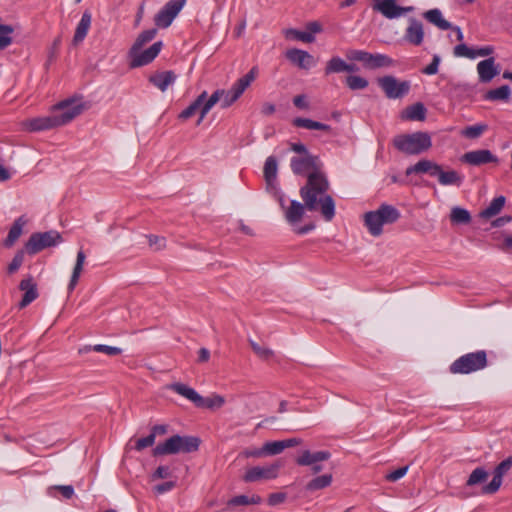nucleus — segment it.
Masks as SVG:
<instances>
[{
  "label": "nucleus",
  "instance_id": "f257e3e1",
  "mask_svg": "<svg viewBox=\"0 0 512 512\" xmlns=\"http://www.w3.org/2000/svg\"><path fill=\"white\" fill-rule=\"evenodd\" d=\"M329 181L321 171L311 172L306 184L300 189V196L306 204L307 210L319 211L326 221L335 216V202L327 193Z\"/></svg>",
  "mask_w": 512,
  "mask_h": 512
},
{
  "label": "nucleus",
  "instance_id": "f03ea898",
  "mask_svg": "<svg viewBox=\"0 0 512 512\" xmlns=\"http://www.w3.org/2000/svg\"><path fill=\"white\" fill-rule=\"evenodd\" d=\"M258 68L252 67L251 70L239 78L229 90L218 89L216 90L210 98L204 103L201 108V116L197 121V125H200L204 120L207 113L212 109V107L220 102L222 108L230 107L234 102H236L244 91L250 86V84L256 79L258 76Z\"/></svg>",
  "mask_w": 512,
  "mask_h": 512
},
{
  "label": "nucleus",
  "instance_id": "7ed1b4c3",
  "mask_svg": "<svg viewBox=\"0 0 512 512\" xmlns=\"http://www.w3.org/2000/svg\"><path fill=\"white\" fill-rule=\"evenodd\" d=\"M399 218V210L388 204H382L378 209L366 212L363 216L368 232L374 237L381 236L384 232L383 227L394 224Z\"/></svg>",
  "mask_w": 512,
  "mask_h": 512
},
{
  "label": "nucleus",
  "instance_id": "20e7f679",
  "mask_svg": "<svg viewBox=\"0 0 512 512\" xmlns=\"http://www.w3.org/2000/svg\"><path fill=\"white\" fill-rule=\"evenodd\" d=\"M167 388L191 401L198 408L217 410L226 403L225 397L220 394L213 393L208 397H202L195 389L180 382L172 383Z\"/></svg>",
  "mask_w": 512,
  "mask_h": 512
},
{
  "label": "nucleus",
  "instance_id": "39448f33",
  "mask_svg": "<svg viewBox=\"0 0 512 512\" xmlns=\"http://www.w3.org/2000/svg\"><path fill=\"white\" fill-rule=\"evenodd\" d=\"M393 145L397 150L408 155H418L432 146L431 137L426 132L400 134L394 137Z\"/></svg>",
  "mask_w": 512,
  "mask_h": 512
},
{
  "label": "nucleus",
  "instance_id": "423d86ee",
  "mask_svg": "<svg viewBox=\"0 0 512 512\" xmlns=\"http://www.w3.org/2000/svg\"><path fill=\"white\" fill-rule=\"evenodd\" d=\"M199 439L192 436L174 435L153 449L154 456L190 453L198 450Z\"/></svg>",
  "mask_w": 512,
  "mask_h": 512
},
{
  "label": "nucleus",
  "instance_id": "0eeeda50",
  "mask_svg": "<svg viewBox=\"0 0 512 512\" xmlns=\"http://www.w3.org/2000/svg\"><path fill=\"white\" fill-rule=\"evenodd\" d=\"M487 365L488 359L486 351L478 350L457 358L449 366V371L451 374H471L483 370Z\"/></svg>",
  "mask_w": 512,
  "mask_h": 512
},
{
  "label": "nucleus",
  "instance_id": "6e6552de",
  "mask_svg": "<svg viewBox=\"0 0 512 512\" xmlns=\"http://www.w3.org/2000/svg\"><path fill=\"white\" fill-rule=\"evenodd\" d=\"M88 108L81 97H72L52 107L58 127L64 126L82 114Z\"/></svg>",
  "mask_w": 512,
  "mask_h": 512
},
{
  "label": "nucleus",
  "instance_id": "1a4fd4ad",
  "mask_svg": "<svg viewBox=\"0 0 512 512\" xmlns=\"http://www.w3.org/2000/svg\"><path fill=\"white\" fill-rule=\"evenodd\" d=\"M347 58L352 61H359L367 69H377L394 65L393 59L384 54H372L363 50H350Z\"/></svg>",
  "mask_w": 512,
  "mask_h": 512
},
{
  "label": "nucleus",
  "instance_id": "9d476101",
  "mask_svg": "<svg viewBox=\"0 0 512 512\" xmlns=\"http://www.w3.org/2000/svg\"><path fill=\"white\" fill-rule=\"evenodd\" d=\"M61 241L62 237L57 231L33 233L29 237L24 248L28 254L34 255L45 248L57 245Z\"/></svg>",
  "mask_w": 512,
  "mask_h": 512
},
{
  "label": "nucleus",
  "instance_id": "9b49d317",
  "mask_svg": "<svg viewBox=\"0 0 512 512\" xmlns=\"http://www.w3.org/2000/svg\"><path fill=\"white\" fill-rule=\"evenodd\" d=\"M377 84L389 99H398L408 94L410 90L409 81H401L392 75H386L377 79Z\"/></svg>",
  "mask_w": 512,
  "mask_h": 512
},
{
  "label": "nucleus",
  "instance_id": "f8f14e48",
  "mask_svg": "<svg viewBox=\"0 0 512 512\" xmlns=\"http://www.w3.org/2000/svg\"><path fill=\"white\" fill-rule=\"evenodd\" d=\"M331 454L328 451H310L308 449L299 452L295 462L299 466H309L314 474L322 471V462L330 459Z\"/></svg>",
  "mask_w": 512,
  "mask_h": 512
},
{
  "label": "nucleus",
  "instance_id": "ddd939ff",
  "mask_svg": "<svg viewBox=\"0 0 512 512\" xmlns=\"http://www.w3.org/2000/svg\"><path fill=\"white\" fill-rule=\"evenodd\" d=\"M282 467V463L280 461H276L267 466H253L246 470L243 481L257 482L262 480H272L276 479L279 475V470Z\"/></svg>",
  "mask_w": 512,
  "mask_h": 512
},
{
  "label": "nucleus",
  "instance_id": "4468645a",
  "mask_svg": "<svg viewBox=\"0 0 512 512\" xmlns=\"http://www.w3.org/2000/svg\"><path fill=\"white\" fill-rule=\"evenodd\" d=\"M185 4V0H170L155 15L154 22L160 28H167L179 14Z\"/></svg>",
  "mask_w": 512,
  "mask_h": 512
},
{
  "label": "nucleus",
  "instance_id": "2eb2a0df",
  "mask_svg": "<svg viewBox=\"0 0 512 512\" xmlns=\"http://www.w3.org/2000/svg\"><path fill=\"white\" fill-rule=\"evenodd\" d=\"M372 7L387 19L398 18L414 11L413 6L401 7L397 5L396 0H374Z\"/></svg>",
  "mask_w": 512,
  "mask_h": 512
},
{
  "label": "nucleus",
  "instance_id": "dca6fc26",
  "mask_svg": "<svg viewBox=\"0 0 512 512\" xmlns=\"http://www.w3.org/2000/svg\"><path fill=\"white\" fill-rule=\"evenodd\" d=\"M425 30L423 23L415 17L407 20V26L404 30L403 41L412 46H421L424 43Z\"/></svg>",
  "mask_w": 512,
  "mask_h": 512
},
{
  "label": "nucleus",
  "instance_id": "f3484780",
  "mask_svg": "<svg viewBox=\"0 0 512 512\" xmlns=\"http://www.w3.org/2000/svg\"><path fill=\"white\" fill-rule=\"evenodd\" d=\"M276 195L279 205L284 211L285 219L290 224H296L300 222L305 214V210L307 209L306 204H302L296 200H292L289 205H286L284 196L280 193Z\"/></svg>",
  "mask_w": 512,
  "mask_h": 512
},
{
  "label": "nucleus",
  "instance_id": "a211bd4d",
  "mask_svg": "<svg viewBox=\"0 0 512 512\" xmlns=\"http://www.w3.org/2000/svg\"><path fill=\"white\" fill-rule=\"evenodd\" d=\"M162 45V42L158 41L146 50H138L135 53H129L131 59L130 66L136 68L149 64L160 53Z\"/></svg>",
  "mask_w": 512,
  "mask_h": 512
},
{
  "label": "nucleus",
  "instance_id": "6ab92c4d",
  "mask_svg": "<svg viewBox=\"0 0 512 512\" xmlns=\"http://www.w3.org/2000/svg\"><path fill=\"white\" fill-rule=\"evenodd\" d=\"M58 127L54 113L50 115L26 119L21 122V128L27 132H38Z\"/></svg>",
  "mask_w": 512,
  "mask_h": 512
},
{
  "label": "nucleus",
  "instance_id": "aec40b11",
  "mask_svg": "<svg viewBox=\"0 0 512 512\" xmlns=\"http://www.w3.org/2000/svg\"><path fill=\"white\" fill-rule=\"evenodd\" d=\"M285 57L299 69L308 70L316 65V60L311 54L297 48L288 49Z\"/></svg>",
  "mask_w": 512,
  "mask_h": 512
},
{
  "label": "nucleus",
  "instance_id": "412c9836",
  "mask_svg": "<svg viewBox=\"0 0 512 512\" xmlns=\"http://www.w3.org/2000/svg\"><path fill=\"white\" fill-rule=\"evenodd\" d=\"M291 168L296 174H304L314 171H320L319 159L315 156L305 155L303 157H296L291 160Z\"/></svg>",
  "mask_w": 512,
  "mask_h": 512
},
{
  "label": "nucleus",
  "instance_id": "4be33fe9",
  "mask_svg": "<svg viewBox=\"0 0 512 512\" xmlns=\"http://www.w3.org/2000/svg\"><path fill=\"white\" fill-rule=\"evenodd\" d=\"M462 161L474 166H479L491 162L497 163L498 159L489 150L481 149L465 153L462 156Z\"/></svg>",
  "mask_w": 512,
  "mask_h": 512
},
{
  "label": "nucleus",
  "instance_id": "5701e85b",
  "mask_svg": "<svg viewBox=\"0 0 512 512\" xmlns=\"http://www.w3.org/2000/svg\"><path fill=\"white\" fill-rule=\"evenodd\" d=\"M19 288L24 292L23 298L19 303L20 308L26 307L38 297L37 284L33 280L32 276L24 278L20 282Z\"/></svg>",
  "mask_w": 512,
  "mask_h": 512
},
{
  "label": "nucleus",
  "instance_id": "b1692460",
  "mask_svg": "<svg viewBox=\"0 0 512 512\" xmlns=\"http://www.w3.org/2000/svg\"><path fill=\"white\" fill-rule=\"evenodd\" d=\"M477 73L480 82H490L499 73V70L495 65V59L493 57H490L488 59L480 61L477 64Z\"/></svg>",
  "mask_w": 512,
  "mask_h": 512
},
{
  "label": "nucleus",
  "instance_id": "393cba45",
  "mask_svg": "<svg viewBox=\"0 0 512 512\" xmlns=\"http://www.w3.org/2000/svg\"><path fill=\"white\" fill-rule=\"evenodd\" d=\"M27 220L24 216L18 217L12 224L7 237L2 241V245L6 248L14 246L16 241L20 238L23 233V228L26 225Z\"/></svg>",
  "mask_w": 512,
  "mask_h": 512
},
{
  "label": "nucleus",
  "instance_id": "a878e982",
  "mask_svg": "<svg viewBox=\"0 0 512 512\" xmlns=\"http://www.w3.org/2000/svg\"><path fill=\"white\" fill-rule=\"evenodd\" d=\"M278 164L277 160L274 156H269L264 164V177L267 183V187L275 190V194H278L276 188V178H277Z\"/></svg>",
  "mask_w": 512,
  "mask_h": 512
},
{
  "label": "nucleus",
  "instance_id": "bb28decb",
  "mask_svg": "<svg viewBox=\"0 0 512 512\" xmlns=\"http://www.w3.org/2000/svg\"><path fill=\"white\" fill-rule=\"evenodd\" d=\"M92 22V16L91 13L88 11H85L76 27L72 43L73 45L77 46L80 43L83 42L85 37L87 36V33L91 27Z\"/></svg>",
  "mask_w": 512,
  "mask_h": 512
},
{
  "label": "nucleus",
  "instance_id": "cd10ccee",
  "mask_svg": "<svg viewBox=\"0 0 512 512\" xmlns=\"http://www.w3.org/2000/svg\"><path fill=\"white\" fill-rule=\"evenodd\" d=\"M435 177L438 178V181L443 186L454 185L460 186L463 181V176L459 174L455 170H443L441 166H439Z\"/></svg>",
  "mask_w": 512,
  "mask_h": 512
},
{
  "label": "nucleus",
  "instance_id": "c85d7f7f",
  "mask_svg": "<svg viewBox=\"0 0 512 512\" xmlns=\"http://www.w3.org/2000/svg\"><path fill=\"white\" fill-rule=\"evenodd\" d=\"M440 165L430 160H420L415 165L410 166L406 170V175L413 173H427L430 176H435Z\"/></svg>",
  "mask_w": 512,
  "mask_h": 512
},
{
  "label": "nucleus",
  "instance_id": "c756f323",
  "mask_svg": "<svg viewBox=\"0 0 512 512\" xmlns=\"http://www.w3.org/2000/svg\"><path fill=\"white\" fill-rule=\"evenodd\" d=\"M292 123L295 127H302L309 130H320L328 134L332 132L331 126L308 118L298 117L295 118Z\"/></svg>",
  "mask_w": 512,
  "mask_h": 512
},
{
  "label": "nucleus",
  "instance_id": "7c9ffc66",
  "mask_svg": "<svg viewBox=\"0 0 512 512\" xmlns=\"http://www.w3.org/2000/svg\"><path fill=\"white\" fill-rule=\"evenodd\" d=\"M85 259H86V256H85L84 251L82 249L79 250L78 253H77L76 263H75L74 268H73L71 279H70V282L68 284V291L69 292H72L74 290V288L76 287V285L78 284V281L80 279L81 273L83 271Z\"/></svg>",
  "mask_w": 512,
  "mask_h": 512
},
{
  "label": "nucleus",
  "instance_id": "2f4dec72",
  "mask_svg": "<svg viewBox=\"0 0 512 512\" xmlns=\"http://www.w3.org/2000/svg\"><path fill=\"white\" fill-rule=\"evenodd\" d=\"M207 100V92L203 91L193 103L179 114L178 118L185 121L195 115L197 111L201 114V108Z\"/></svg>",
  "mask_w": 512,
  "mask_h": 512
},
{
  "label": "nucleus",
  "instance_id": "473e14b6",
  "mask_svg": "<svg viewBox=\"0 0 512 512\" xmlns=\"http://www.w3.org/2000/svg\"><path fill=\"white\" fill-rule=\"evenodd\" d=\"M176 79L171 71L160 72L150 77V82L164 92Z\"/></svg>",
  "mask_w": 512,
  "mask_h": 512
},
{
  "label": "nucleus",
  "instance_id": "72a5a7b5",
  "mask_svg": "<svg viewBox=\"0 0 512 512\" xmlns=\"http://www.w3.org/2000/svg\"><path fill=\"white\" fill-rule=\"evenodd\" d=\"M426 114V109L423 104L416 103L409 107H407L401 114V118L404 120H424Z\"/></svg>",
  "mask_w": 512,
  "mask_h": 512
},
{
  "label": "nucleus",
  "instance_id": "f704fd0d",
  "mask_svg": "<svg viewBox=\"0 0 512 512\" xmlns=\"http://www.w3.org/2000/svg\"><path fill=\"white\" fill-rule=\"evenodd\" d=\"M423 16L430 23L434 24L435 26H437L438 28H440L442 30H447V29L452 28L450 22H448L447 20H445L443 18L442 12L439 9L435 8V9L428 10L423 14Z\"/></svg>",
  "mask_w": 512,
  "mask_h": 512
},
{
  "label": "nucleus",
  "instance_id": "c9c22d12",
  "mask_svg": "<svg viewBox=\"0 0 512 512\" xmlns=\"http://www.w3.org/2000/svg\"><path fill=\"white\" fill-rule=\"evenodd\" d=\"M506 199L504 196H498L492 200L489 206L480 212V217L484 219H490L503 209Z\"/></svg>",
  "mask_w": 512,
  "mask_h": 512
},
{
  "label": "nucleus",
  "instance_id": "e433bc0d",
  "mask_svg": "<svg viewBox=\"0 0 512 512\" xmlns=\"http://www.w3.org/2000/svg\"><path fill=\"white\" fill-rule=\"evenodd\" d=\"M261 501L262 499L258 495H238L227 502V509L234 510V508L237 506L259 504L261 503Z\"/></svg>",
  "mask_w": 512,
  "mask_h": 512
},
{
  "label": "nucleus",
  "instance_id": "4c0bfd02",
  "mask_svg": "<svg viewBox=\"0 0 512 512\" xmlns=\"http://www.w3.org/2000/svg\"><path fill=\"white\" fill-rule=\"evenodd\" d=\"M333 477L331 474H324L313 478L306 484V490L314 492L317 490L324 489L331 485Z\"/></svg>",
  "mask_w": 512,
  "mask_h": 512
},
{
  "label": "nucleus",
  "instance_id": "58836bf2",
  "mask_svg": "<svg viewBox=\"0 0 512 512\" xmlns=\"http://www.w3.org/2000/svg\"><path fill=\"white\" fill-rule=\"evenodd\" d=\"M157 34L156 29H150L141 32L138 37L136 38L134 44L130 48L129 53H135L138 50H141L144 45H146L148 42L154 39V37Z\"/></svg>",
  "mask_w": 512,
  "mask_h": 512
},
{
  "label": "nucleus",
  "instance_id": "ea45409f",
  "mask_svg": "<svg viewBox=\"0 0 512 512\" xmlns=\"http://www.w3.org/2000/svg\"><path fill=\"white\" fill-rule=\"evenodd\" d=\"M283 35L286 39L299 40L305 43H312L315 41V37L311 33L302 32L293 28L283 30Z\"/></svg>",
  "mask_w": 512,
  "mask_h": 512
},
{
  "label": "nucleus",
  "instance_id": "a19ab883",
  "mask_svg": "<svg viewBox=\"0 0 512 512\" xmlns=\"http://www.w3.org/2000/svg\"><path fill=\"white\" fill-rule=\"evenodd\" d=\"M347 69V62L339 56H334L327 61L325 66V74L329 75L332 73L344 72Z\"/></svg>",
  "mask_w": 512,
  "mask_h": 512
},
{
  "label": "nucleus",
  "instance_id": "79ce46f5",
  "mask_svg": "<svg viewBox=\"0 0 512 512\" xmlns=\"http://www.w3.org/2000/svg\"><path fill=\"white\" fill-rule=\"evenodd\" d=\"M450 220L453 224H468L471 216L468 210L461 207H453L450 213Z\"/></svg>",
  "mask_w": 512,
  "mask_h": 512
},
{
  "label": "nucleus",
  "instance_id": "37998d69",
  "mask_svg": "<svg viewBox=\"0 0 512 512\" xmlns=\"http://www.w3.org/2000/svg\"><path fill=\"white\" fill-rule=\"evenodd\" d=\"M510 88L507 85H503L497 89H493L487 92L486 99L488 100H503L507 101L510 98Z\"/></svg>",
  "mask_w": 512,
  "mask_h": 512
},
{
  "label": "nucleus",
  "instance_id": "c03bdc74",
  "mask_svg": "<svg viewBox=\"0 0 512 512\" xmlns=\"http://www.w3.org/2000/svg\"><path fill=\"white\" fill-rule=\"evenodd\" d=\"M14 29L10 25H3L0 23V50L5 49L12 43L11 34Z\"/></svg>",
  "mask_w": 512,
  "mask_h": 512
},
{
  "label": "nucleus",
  "instance_id": "a18cd8bd",
  "mask_svg": "<svg viewBox=\"0 0 512 512\" xmlns=\"http://www.w3.org/2000/svg\"><path fill=\"white\" fill-rule=\"evenodd\" d=\"M346 85L351 90H362L368 86V81L361 76L349 75L346 77Z\"/></svg>",
  "mask_w": 512,
  "mask_h": 512
},
{
  "label": "nucleus",
  "instance_id": "49530a36",
  "mask_svg": "<svg viewBox=\"0 0 512 512\" xmlns=\"http://www.w3.org/2000/svg\"><path fill=\"white\" fill-rule=\"evenodd\" d=\"M250 345L254 353L262 360H269L274 356L273 350L266 346H262L254 341H250Z\"/></svg>",
  "mask_w": 512,
  "mask_h": 512
},
{
  "label": "nucleus",
  "instance_id": "de8ad7c7",
  "mask_svg": "<svg viewBox=\"0 0 512 512\" xmlns=\"http://www.w3.org/2000/svg\"><path fill=\"white\" fill-rule=\"evenodd\" d=\"M488 477V473L483 468H476L472 471L470 474L467 485L468 486H474L476 484H479L483 481H485Z\"/></svg>",
  "mask_w": 512,
  "mask_h": 512
},
{
  "label": "nucleus",
  "instance_id": "09e8293b",
  "mask_svg": "<svg viewBox=\"0 0 512 512\" xmlns=\"http://www.w3.org/2000/svg\"><path fill=\"white\" fill-rule=\"evenodd\" d=\"M487 128L488 127L485 124H477L466 127L464 130H462L461 134L467 138L474 139L479 137L483 132H485Z\"/></svg>",
  "mask_w": 512,
  "mask_h": 512
},
{
  "label": "nucleus",
  "instance_id": "8fccbe9b",
  "mask_svg": "<svg viewBox=\"0 0 512 512\" xmlns=\"http://www.w3.org/2000/svg\"><path fill=\"white\" fill-rule=\"evenodd\" d=\"M264 454L265 455H278L280 454L284 449L283 441H272V442H266L263 445Z\"/></svg>",
  "mask_w": 512,
  "mask_h": 512
},
{
  "label": "nucleus",
  "instance_id": "3c124183",
  "mask_svg": "<svg viewBox=\"0 0 512 512\" xmlns=\"http://www.w3.org/2000/svg\"><path fill=\"white\" fill-rule=\"evenodd\" d=\"M25 252V248L17 251L11 263L8 265V272L10 274L16 272L21 267L24 261Z\"/></svg>",
  "mask_w": 512,
  "mask_h": 512
},
{
  "label": "nucleus",
  "instance_id": "603ef678",
  "mask_svg": "<svg viewBox=\"0 0 512 512\" xmlns=\"http://www.w3.org/2000/svg\"><path fill=\"white\" fill-rule=\"evenodd\" d=\"M93 351L107 354L109 356H116L122 353V349L115 346H109L104 344H97L91 348Z\"/></svg>",
  "mask_w": 512,
  "mask_h": 512
},
{
  "label": "nucleus",
  "instance_id": "864d4df0",
  "mask_svg": "<svg viewBox=\"0 0 512 512\" xmlns=\"http://www.w3.org/2000/svg\"><path fill=\"white\" fill-rule=\"evenodd\" d=\"M149 246L154 248V250L159 251L165 248L166 239L157 235H149L147 236Z\"/></svg>",
  "mask_w": 512,
  "mask_h": 512
},
{
  "label": "nucleus",
  "instance_id": "5fc2aeb1",
  "mask_svg": "<svg viewBox=\"0 0 512 512\" xmlns=\"http://www.w3.org/2000/svg\"><path fill=\"white\" fill-rule=\"evenodd\" d=\"M454 55L456 57H466L469 59H474L473 48H469L465 44H459L454 48Z\"/></svg>",
  "mask_w": 512,
  "mask_h": 512
},
{
  "label": "nucleus",
  "instance_id": "6e6d98bb",
  "mask_svg": "<svg viewBox=\"0 0 512 512\" xmlns=\"http://www.w3.org/2000/svg\"><path fill=\"white\" fill-rule=\"evenodd\" d=\"M501 484L502 478L494 474L491 482L483 487V493L493 494L500 488Z\"/></svg>",
  "mask_w": 512,
  "mask_h": 512
},
{
  "label": "nucleus",
  "instance_id": "4d7b16f0",
  "mask_svg": "<svg viewBox=\"0 0 512 512\" xmlns=\"http://www.w3.org/2000/svg\"><path fill=\"white\" fill-rule=\"evenodd\" d=\"M512 467V458L509 457L506 460L502 461L495 469L494 474L503 478V476L510 470Z\"/></svg>",
  "mask_w": 512,
  "mask_h": 512
},
{
  "label": "nucleus",
  "instance_id": "13d9d810",
  "mask_svg": "<svg viewBox=\"0 0 512 512\" xmlns=\"http://www.w3.org/2000/svg\"><path fill=\"white\" fill-rule=\"evenodd\" d=\"M154 443H155L154 435H152L150 433L147 437L140 438L136 441L135 449L137 451H141L147 447L152 446Z\"/></svg>",
  "mask_w": 512,
  "mask_h": 512
},
{
  "label": "nucleus",
  "instance_id": "bf43d9fd",
  "mask_svg": "<svg viewBox=\"0 0 512 512\" xmlns=\"http://www.w3.org/2000/svg\"><path fill=\"white\" fill-rule=\"evenodd\" d=\"M408 466L398 468L386 475V479L390 482H395L402 478L408 471Z\"/></svg>",
  "mask_w": 512,
  "mask_h": 512
},
{
  "label": "nucleus",
  "instance_id": "052dcab7",
  "mask_svg": "<svg viewBox=\"0 0 512 512\" xmlns=\"http://www.w3.org/2000/svg\"><path fill=\"white\" fill-rule=\"evenodd\" d=\"M240 455L244 458H260L265 456L263 447L260 449H245Z\"/></svg>",
  "mask_w": 512,
  "mask_h": 512
},
{
  "label": "nucleus",
  "instance_id": "680f3d73",
  "mask_svg": "<svg viewBox=\"0 0 512 512\" xmlns=\"http://www.w3.org/2000/svg\"><path fill=\"white\" fill-rule=\"evenodd\" d=\"M439 63H440V57L435 55L433 57L432 62L427 67L424 68L423 73H425L427 75L436 74L438 72Z\"/></svg>",
  "mask_w": 512,
  "mask_h": 512
},
{
  "label": "nucleus",
  "instance_id": "e2e57ef3",
  "mask_svg": "<svg viewBox=\"0 0 512 512\" xmlns=\"http://www.w3.org/2000/svg\"><path fill=\"white\" fill-rule=\"evenodd\" d=\"M494 53V47L487 45L478 49H473L474 59L477 57H486Z\"/></svg>",
  "mask_w": 512,
  "mask_h": 512
},
{
  "label": "nucleus",
  "instance_id": "0e129e2a",
  "mask_svg": "<svg viewBox=\"0 0 512 512\" xmlns=\"http://www.w3.org/2000/svg\"><path fill=\"white\" fill-rule=\"evenodd\" d=\"M170 476V470L168 466H159L152 475V479H165Z\"/></svg>",
  "mask_w": 512,
  "mask_h": 512
},
{
  "label": "nucleus",
  "instance_id": "69168bd1",
  "mask_svg": "<svg viewBox=\"0 0 512 512\" xmlns=\"http://www.w3.org/2000/svg\"><path fill=\"white\" fill-rule=\"evenodd\" d=\"M293 103L296 107L300 109H308L309 103L307 101V97L305 95H297L293 99Z\"/></svg>",
  "mask_w": 512,
  "mask_h": 512
},
{
  "label": "nucleus",
  "instance_id": "338daca9",
  "mask_svg": "<svg viewBox=\"0 0 512 512\" xmlns=\"http://www.w3.org/2000/svg\"><path fill=\"white\" fill-rule=\"evenodd\" d=\"M286 495L284 493H273L268 498V503L271 506H275L284 502Z\"/></svg>",
  "mask_w": 512,
  "mask_h": 512
},
{
  "label": "nucleus",
  "instance_id": "774afa93",
  "mask_svg": "<svg viewBox=\"0 0 512 512\" xmlns=\"http://www.w3.org/2000/svg\"><path fill=\"white\" fill-rule=\"evenodd\" d=\"M174 487H175V482L168 481V482H165V483H162V484H159V485L155 486L154 490L158 494H163V493H165L167 491H170Z\"/></svg>",
  "mask_w": 512,
  "mask_h": 512
}]
</instances>
